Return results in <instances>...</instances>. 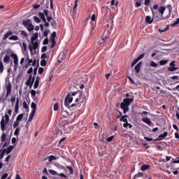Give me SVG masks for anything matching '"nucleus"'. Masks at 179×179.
<instances>
[{"instance_id":"obj_44","label":"nucleus","mask_w":179,"mask_h":179,"mask_svg":"<svg viewBox=\"0 0 179 179\" xmlns=\"http://www.w3.org/2000/svg\"><path fill=\"white\" fill-rule=\"evenodd\" d=\"M22 104L24 108H25L26 110H29V105L27 104V102H26V101H24Z\"/></svg>"},{"instance_id":"obj_50","label":"nucleus","mask_w":179,"mask_h":179,"mask_svg":"<svg viewBox=\"0 0 179 179\" xmlns=\"http://www.w3.org/2000/svg\"><path fill=\"white\" fill-rule=\"evenodd\" d=\"M138 62H139V60H138L137 59H136L135 60H134L131 63V66H135V65H136V64H138Z\"/></svg>"},{"instance_id":"obj_13","label":"nucleus","mask_w":179,"mask_h":179,"mask_svg":"<svg viewBox=\"0 0 179 179\" xmlns=\"http://www.w3.org/2000/svg\"><path fill=\"white\" fill-rule=\"evenodd\" d=\"M141 68H142V62H138V64L134 67L136 73H139V72H141Z\"/></svg>"},{"instance_id":"obj_55","label":"nucleus","mask_w":179,"mask_h":179,"mask_svg":"<svg viewBox=\"0 0 179 179\" xmlns=\"http://www.w3.org/2000/svg\"><path fill=\"white\" fill-rule=\"evenodd\" d=\"M48 38H45L43 42V45H47V44H48Z\"/></svg>"},{"instance_id":"obj_41","label":"nucleus","mask_w":179,"mask_h":179,"mask_svg":"<svg viewBox=\"0 0 179 179\" xmlns=\"http://www.w3.org/2000/svg\"><path fill=\"white\" fill-rule=\"evenodd\" d=\"M159 64H157V63L152 61L150 62V66H152V68H156L157 66H158Z\"/></svg>"},{"instance_id":"obj_56","label":"nucleus","mask_w":179,"mask_h":179,"mask_svg":"<svg viewBox=\"0 0 179 179\" xmlns=\"http://www.w3.org/2000/svg\"><path fill=\"white\" fill-rule=\"evenodd\" d=\"M145 57V54H141L139 55V57L137 58L138 61H141V59H143V58Z\"/></svg>"},{"instance_id":"obj_60","label":"nucleus","mask_w":179,"mask_h":179,"mask_svg":"<svg viewBox=\"0 0 179 179\" xmlns=\"http://www.w3.org/2000/svg\"><path fill=\"white\" fill-rule=\"evenodd\" d=\"M43 72H44V68L40 67L38 69V73H40V75H41L43 73Z\"/></svg>"},{"instance_id":"obj_59","label":"nucleus","mask_w":179,"mask_h":179,"mask_svg":"<svg viewBox=\"0 0 179 179\" xmlns=\"http://www.w3.org/2000/svg\"><path fill=\"white\" fill-rule=\"evenodd\" d=\"M36 90H32L31 91V97H34V96H36Z\"/></svg>"},{"instance_id":"obj_53","label":"nucleus","mask_w":179,"mask_h":179,"mask_svg":"<svg viewBox=\"0 0 179 179\" xmlns=\"http://www.w3.org/2000/svg\"><path fill=\"white\" fill-rule=\"evenodd\" d=\"M40 85V83L35 81V83L34 85V89H37Z\"/></svg>"},{"instance_id":"obj_20","label":"nucleus","mask_w":179,"mask_h":179,"mask_svg":"<svg viewBox=\"0 0 179 179\" xmlns=\"http://www.w3.org/2000/svg\"><path fill=\"white\" fill-rule=\"evenodd\" d=\"M8 40H10L11 41H17L19 40V36L16 35L11 36L8 38Z\"/></svg>"},{"instance_id":"obj_34","label":"nucleus","mask_w":179,"mask_h":179,"mask_svg":"<svg viewBox=\"0 0 179 179\" xmlns=\"http://www.w3.org/2000/svg\"><path fill=\"white\" fill-rule=\"evenodd\" d=\"M34 21L36 23H41V20H40V18L37 16H34Z\"/></svg>"},{"instance_id":"obj_6","label":"nucleus","mask_w":179,"mask_h":179,"mask_svg":"<svg viewBox=\"0 0 179 179\" xmlns=\"http://www.w3.org/2000/svg\"><path fill=\"white\" fill-rule=\"evenodd\" d=\"M48 171L50 174H52V176H59V177H63L64 178H66L67 177L66 175H65V173H58V172L52 169H49Z\"/></svg>"},{"instance_id":"obj_9","label":"nucleus","mask_w":179,"mask_h":179,"mask_svg":"<svg viewBox=\"0 0 179 179\" xmlns=\"http://www.w3.org/2000/svg\"><path fill=\"white\" fill-rule=\"evenodd\" d=\"M168 71H170V72H174V71H178V67H176V62H171L170 63V67L168 68Z\"/></svg>"},{"instance_id":"obj_28","label":"nucleus","mask_w":179,"mask_h":179,"mask_svg":"<svg viewBox=\"0 0 179 179\" xmlns=\"http://www.w3.org/2000/svg\"><path fill=\"white\" fill-rule=\"evenodd\" d=\"M13 148H15V146H13V145H10V146L8 148L7 150H6V154H7V155H9V153H10V152H12V150H13Z\"/></svg>"},{"instance_id":"obj_10","label":"nucleus","mask_w":179,"mask_h":179,"mask_svg":"<svg viewBox=\"0 0 179 179\" xmlns=\"http://www.w3.org/2000/svg\"><path fill=\"white\" fill-rule=\"evenodd\" d=\"M169 135V133L167 131H164V134H160L157 138L154 140V142H156L157 141H163V139H166V137Z\"/></svg>"},{"instance_id":"obj_26","label":"nucleus","mask_w":179,"mask_h":179,"mask_svg":"<svg viewBox=\"0 0 179 179\" xmlns=\"http://www.w3.org/2000/svg\"><path fill=\"white\" fill-rule=\"evenodd\" d=\"M127 118H128V115H123V116H122V117H120V121H122V122H127V121H128V120H127Z\"/></svg>"},{"instance_id":"obj_30","label":"nucleus","mask_w":179,"mask_h":179,"mask_svg":"<svg viewBox=\"0 0 179 179\" xmlns=\"http://www.w3.org/2000/svg\"><path fill=\"white\" fill-rule=\"evenodd\" d=\"M34 80H36V76H34L31 83H29V85H26L29 86L30 89H31V87H33V85L34 84Z\"/></svg>"},{"instance_id":"obj_2","label":"nucleus","mask_w":179,"mask_h":179,"mask_svg":"<svg viewBox=\"0 0 179 179\" xmlns=\"http://www.w3.org/2000/svg\"><path fill=\"white\" fill-rule=\"evenodd\" d=\"M152 18L155 22H160V20H164V16L161 15L159 12L157 11H153L152 10Z\"/></svg>"},{"instance_id":"obj_63","label":"nucleus","mask_w":179,"mask_h":179,"mask_svg":"<svg viewBox=\"0 0 179 179\" xmlns=\"http://www.w3.org/2000/svg\"><path fill=\"white\" fill-rule=\"evenodd\" d=\"M27 73L29 75H31V73H33V67L29 68V69L27 71Z\"/></svg>"},{"instance_id":"obj_4","label":"nucleus","mask_w":179,"mask_h":179,"mask_svg":"<svg viewBox=\"0 0 179 179\" xmlns=\"http://www.w3.org/2000/svg\"><path fill=\"white\" fill-rule=\"evenodd\" d=\"M6 89L7 90L6 97L8 98L9 97L10 93H12V83H10V81H8V83H6Z\"/></svg>"},{"instance_id":"obj_45","label":"nucleus","mask_w":179,"mask_h":179,"mask_svg":"<svg viewBox=\"0 0 179 179\" xmlns=\"http://www.w3.org/2000/svg\"><path fill=\"white\" fill-rule=\"evenodd\" d=\"M76 8H78V0L75 1V6L73 7V13H75L76 12V10H75L76 9Z\"/></svg>"},{"instance_id":"obj_61","label":"nucleus","mask_w":179,"mask_h":179,"mask_svg":"<svg viewBox=\"0 0 179 179\" xmlns=\"http://www.w3.org/2000/svg\"><path fill=\"white\" fill-rule=\"evenodd\" d=\"M113 139H114V136H112L106 139L107 142H112Z\"/></svg>"},{"instance_id":"obj_19","label":"nucleus","mask_w":179,"mask_h":179,"mask_svg":"<svg viewBox=\"0 0 179 179\" xmlns=\"http://www.w3.org/2000/svg\"><path fill=\"white\" fill-rule=\"evenodd\" d=\"M9 61H10V56H9V55H6L3 58V62L5 64H9Z\"/></svg>"},{"instance_id":"obj_5","label":"nucleus","mask_w":179,"mask_h":179,"mask_svg":"<svg viewBox=\"0 0 179 179\" xmlns=\"http://www.w3.org/2000/svg\"><path fill=\"white\" fill-rule=\"evenodd\" d=\"M31 44H32V46L31 45H29V50L30 51L31 55H33V50H37V48H38V43L33 41Z\"/></svg>"},{"instance_id":"obj_3","label":"nucleus","mask_w":179,"mask_h":179,"mask_svg":"<svg viewBox=\"0 0 179 179\" xmlns=\"http://www.w3.org/2000/svg\"><path fill=\"white\" fill-rule=\"evenodd\" d=\"M10 57L14 60V69L16 71L19 66V57H17V55L15 53L10 54Z\"/></svg>"},{"instance_id":"obj_32","label":"nucleus","mask_w":179,"mask_h":179,"mask_svg":"<svg viewBox=\"0 0 179 179\" xmlns=\"http://www.w3.org/2000/svg\"><path fill=\"white\" fill-rule=\"evenodd\" d=\"M50 41H51V43H52L50 48H54L55 47V44H57V43L55 42V39L51 38V39H50Z\"/></svg>"},{"instance_id":"obj_12","label":"nucleus","mask_w":179,"mask_h":179,"mask_svg":"<svg viewBox=\"0 0 179 179\" xmlns=\"http://www.w3.org/2000/svg\"><path fill=\"white\" fill-rule=\"evenodd\" d=\"M141 121H143V122H145V124H147V125L152 127V121L149 117L141 118Z\"/></svg>"},{"instance_id":"obj_48","label":"nucleus","mask_w":179,"mask_h":179,"mask_svg":"<svg viewBox=\"0 0 179 179\" xmlns=\"http://www.w3.org/2000/svg\"><path fill=\"white\" fill-rule=\"evenodd\" d=\"M58 108H59L58 103H55L54 108H53L54 111H58Z\"/></svg>"},{"instance_id":"obj_58","label":"nucleus","mask_w":179,"mask_h":179,"mask_svg":"<svg viewBox=\"0 0 179 179\" xmlns=\"http://www.w3.org/2000/svg\"><path fill=\"white\" fill-rule=\"evenodd\" d=\"M65 141H66V137H64L62 138H61V140L59 141L58 145H61L62 142H65Z\"/></svg>"},{"instance_id":"obj_57","label":"nucleus","mask_w":179,"mask_h":179,"mask_svg":"<svg viewBox=\"0 0 179 179\" xmlns=\"http://www.w3.org/2000/svg\"><path fill=\"white\" fill-rule=\"evenodd\" d=\"M4 117H5V120H6L4 121L9 122V115H8V113H6Z\"/></svg>"},{"instance_id":"obj_49","label":"nucleus","mask_w":179,"mask_h":179,"mask_svg":"<svg viewBox=\"0 0 179 179\" xmlns=\"http://www.w3.org/2000/svg\"><path fill=\"white\" fill-rule=\"evenodd\" d=\"M19 104H20V103H19V98H17L16 103H15V109H19Z\"/></svg>"},{"instance_id":"obj_62","label":"nucleus","mask_w":179,"mask_h":179,"mask_svg":"<svg viewBox=\"0 0 179 179\" xmlns=\"http://www.w3.org/2000/svg\"><path fill=\"white\" fill-rule=\"evenodd\" d=\"M15 101H16V97L15 96H12L10 98V102L12 103V104H13V103H15Z\"/></svg>"},{"instance_id":"obj_18","label":"nucleus","mask_w":179,"mask_h":179,"mask_svg":"<svg viewBox=\"0 0 179 179\" xmlns=\"http://www.w3.org/2000/svg\"><path fill=\"white\" fill-rule=\"evenodd\" d=\"M145 22H146V23H148L149 24H151V23L153 22V19H152V17H150V16L147 15L145 17Z\"/></svg>"},{"instance_id":"obj_14","label":"nucleus","mask_w":179,"mask_h":179,"mask_svg":"<svg viewBox=\"0 0 179 179\" xmlns=\"http://www.w3.org/2000/svg\"><path fill=\"white\" fill-rule=\"evenodd\" d=\"M31 24V20L30 19L22 21V24L24 26V27H28V26H30Z\"/></svg>"},{"instance_id":"obj_42","label":"nucleus","mask_w":179,"mask_h":179,"mask_svg":"<svg viewBox=\"0 0 179 179\" xmlns=\"http://www.w3.org/2000/svg\"><path fill=\"white\" fill-rule=\"evenodd\" d=\"M51 26H52V27H55V29H57V21L53 20L50 22Z\"/></svg>"},{"instance_id":"obj_15","label":"nucleus","mask_w":179,"mask_h":179,"mask_svg":"<svg viewBox=\"0 0 179 179\" xmlns=\"http://www.w3.org/2000/svg\"><path fill=\"white\" fill-rule=\"evenodd\" d=\"M13 34V31H8L3 37V40H6L9 36Z\"/></svg>"},{"instance_id":"obj_27","label":"nucleus","mask_w":179,"mask_h":179,"mask_svg":"<svg viewBox=\"0 0 179 179\" xmlns=\"http://www.w3.org/2000/svg\"><path fill=\"white\" fill-rule=\"evenodd\" d=\"M24 116V113H21V114L18 115L17 118H16V120L18 121V122L22 121Z\"/></svg>"},{"instance_id":"obj_33","label":"nucleus","mask_w":179,"mask_h":179,"mask_svg":"<svg viewBox=\"0 0 179 179\" xmlns=\"http://www.w3.org/2000/svg\"><path fill=\"white\" fill-rule=\"evenodd\" d=\"M3 73V62H2V60L0 61V73Z\"/></svg>"},{"instance_id":"obj_7","label":"nucleus","mask_w":179,"mask_h":179,"mask_svg":"<svg viewBox=\"0 0 179 179\" xmlns=\"http://www.w3.org/2000/svg\"><path fill=\"white\" fill-rule=\"evenodd\" d=\"M120 108L123 110L124 114H127L129 111V106L124 102L120 103Z\"/></svg>"},{"instance_id":"obj_31","label":"nucleus","mask_w":179,"mask_h":179,"mask_svg":"<svg viewBox=\"0 0 179 179\" xmlns=\"http://www.w3.org/2000/svg\"><path fill=\"white\" fill-rule=\"evenodd\" d=\"M28 31H33L34 30V25L33 24H31L29 26L27 27Z\"/></svg>"},{"instance_id":"obj_43","label":"nucleus","mask_w":179,"mask_h":179,"mask_svg":"<svg viewBox=\"0 0 179 179\" xmlns=\"http://www.w3.org/2000/svg\"><path fill=\"white\" fill-rule=\"evenodd\" d=\"M21 36H24V37H29V34H27L26 31H21Z\"/></svg>"},{"instance_id":"obj_46","label":"nucleus","mask_w":179,"mask_h":179,"mask_svg":"<svg viewBox=\"0 0 179 179\" xmlns=\"http://www.w3.org/2000/svg\"><path fill=\"white\" fill-rule=\"evenodd\" d=\"M66 169L69 170L70 174H73V168H72L71 166H67Z\"/></svg>"},{"instance_id":"obj_51","label":"nucleus","mask_w":179,"mask_h":179,"mask_svg":"<svg viewBox=\"0 0 179 179\" xmlns=\"http://www.w3.org/2000/svg\"><path fill=\"white\" fill-rule=\"evenodd\" d=\"M57 37V32L56 31H53L51 34V38H53L54 40H55V38Z\"/></svg>"},{"instance_id":"obj_25","label":"nucleus","mask_w":179,"mask_h":179,"mask_svg":"<svg viewBox=\"0 0 179 179\" xmlns=\"http://www.w3.org/2000/svg\"><path fill=\"white\" fill-rule=\"evenodd\" d=\"M32 80H33V75L30 74L27 81L25 83V85H30V83H31Z\"/></svg>"},{"instance_id":"obj_16","label":"nucleus","mask_w":179,"mask_h":179,"mask_svg":"<svg viewBox=\"0 0 179 179\" xmlns=\"http://www.w3.org/2000/svg\"><path fill=\"white\" fill-rule=\"evenodd\" d=\"M166 10V7L164 6H160L158 9V11L159 13V14L162 15H164V11Z\"/></svg>"},{"instance_id":"obj_17","label":"nucleus","mask_w":179,"mask_h":179,"mask_svg":"<svg viewBox=\"0 0 179 179\" xmlns=\"http://www.w3.org/2000/svg\"><path fill=\"white\" fill-rule=\"evenodd\" d=\"M38 38V33L36 32L35 34H33L31 38V43H33V41L37 40Z\"/></svg>"},{"instance_id":"obj_11","label":"nucleus","mask_w":179,"mask_h":179,"mask_svg":"<svg viewBox=\"0 0 179 179\" xmlns=\"http://www.w3.org/2000/svg\"><path fill=\"white\" fill-rule=\"evenodd\" d=\"M132 101H134V98H124L123 99V103H124L125 104H127L129 107L131 105V103H132Z\"/></svg>"},{"instance_id":"obj_52","label":"nucleus","mask_w":179,"mask_h":179,"mask_svg":"<svg viewBox=\"0 0 179 179\" xmlns=\"http://www.w3.org/2000/svg\"><path fill=\"white\" fill-rule=\"evenodd\" d=\"M151 1L152 0H145L144 5H145V6H149V5H150Z\"/></svg>"},{"instance_id":"obj_21","label":"nucleus","mask_w":179,"mask_h":179,"mask_svg":"<svg viewBox=\"0 0 179 179\" xmlns=\"http://www.w3.org/2000/svg\"><path fill=\"white\" fill-rule=\"evenodd\" d=\"M150 169V165L144 164L141 166V171H145V170H149Z\"/></svg>"},{"instance_id":"obj_40","label":"nucleus","mask_w":179,"mask_h":179,"mask_svg":"<svg viewBox=\"0 0 179 179\" xmlns=\"http://www.w3.org/2000/svg\"><path fill=\"white\" fill-rule=\"evenodd\" d=\"M6 141V133H3L1 136V142Z\"/></svg>"},{"instance_id":"obj_35","label":"nucleus","mask_w":179,"mask_h":179,"mask_svg":"<svg viewBox=\"0 0 179 179\" xmlns=\"http://www.w3.org/2000/svg\"><path fill=\"white\" fill-rule=\"evenodd\" d=\"M171 79L172 80L171 82H175V80H179V76H173L171 77Z\"/></svg>"},{"instance_id":"obj_24","label":"nucleus","mask_w":179,"mask_h":179,"mask_svg":"<svg viewBox=\"0 0 179 179\" xmlns=\"http://www.w3.org/2000/svg\"><path fill=\"white\" fill-rule=\"evenodd\" d=\"M172 164H179V157H176V159H172ZM177 170H179V167L177 168Z\"/></svg>"},{"instance_id":"obj_64","label":"nucleus","mask_w":179,"mask_h":179,"mask_svg":"<svg viewBox=\"0 0 179 179\" xmlns=\"http://www.w3.org/2000/svg\"><path fill=\"white\" fill-rule=\"evenodd\" d=\"M8 178V173H4L1 179H6Z\"/></svg>"},{"instance_id":"obj_8","label":"nucleus","mask_w":179,"mask_h":179,"mask_svg":"<svg viewBox=\"0 0 179 179\" xmlns=\"http://www.w3.org/2000/svg\"><path fill=\"white\" fill-rule=\"evenodd\" d=\"M8 122L6 121L4 117L3 116L0 122L1 130L5 131L6 129V125H8Z\"/></svg>"},{"instance_id":"obj_22","label":"nucleus","mask_w":179,"mask_h":179,"mask_svg":"<svg viewBox=\"0 0 179 179\" xmlns=\"http://www.w3.org/2000/svg\"><path fill=\"white\" fill-rule=\"evenodd\" d=\"M38 16H39V17L41 19V20H43V22L44 23H45V20H47L45 19V15H44V13H38Z\"/></svg>"},{"instance_id":"obj_39","label":"nucleus","mask_w":179,"mask_h":179,"mask_svg":"<svg viewBox=\"0 0 179 179\" xmlns=\"http://www.w3.org/2000/svg\"><path fill=\"white\" fill-rule=\"evenodd\" d=\"M20 124V123L19 122L18 120H15L13 125V128H17V127H19Z\"/></svg>"},{"instance_id":"obj_1","label":"nucleus","mask_w":179,"mask_h":179,"mask_svg":"<svg viewBox=\"0 0 179 179\" xmlns=\"http://www.w3.org/2000/svg\"><path fill=\"white\" fill-rule=\"evenodd\" d=\"M76 94H78V98H76V103H72L71 105H69L72 101H73V97L76 96ZM83 100H85V95H83V92L80 90H78L73 92H69L64 99V106L66 107H68V108H70L71 110H75V108H78V107H80L79 105L80 103H83Z\"/></svg>"},{"instance_id":"obj_54","label":"nucleus","mask_w":179,"mask_h":179,"mask_svg":"<svg viewBox=\"0 0 179 179\" xmlns=\"http://www.w3.org/2000/svg\"><path fill=\"white\" fill-rule=\"evenodd\" d=\"M168 61L167 60H161L159 62L160 65H166L167 64Z\"/></svg>"},{"instance_id":"obj_36","label":"nucleus","mask_w":179,"mask_h":179,"mask_svg":"<svg viewBox=\"0 0 179 179\" xmlns=\"http://www.w3.org/2000/svg\"><path fill=\"white\" fill-rule=\"evenodd\" d=\"M6 152V149L4 148L0 154V159H3V156H5V153Z\"/></svg>"},{"instance_id":"obj_47","label":"nucleus","mask_w":179,"mask_h":179,"mask_svg":"<svg viewBox=\"0 0 179 179\" xmlns=\"http://www.w3.org/2000/svg\"><path fill=\"white\" fill-rule=\"evenodd\" d=\"M179 24V18H177L176 22L173 24H171V27H174V26Z\"/></svg>"},{"instance_id":"obj_37","label":"nucleus","mask_w":179,"mask_h":179,"mask_svg":"<svg viewBox=\"0 0 179 179\" xmlns=\"http://www.w3.org/2000/svg\"><path fill=\"white\" fill-rule=\"evenodd\" d=\"M41 66H47V61L45 59H43L41 61Z\"/></svg>"},{"instance_id":"obj_38","label":"nucleus","mask_w":179,"mask_h":179,"mask_svg":"<svg viewBox=\"0 0 179 179\" xmlns=\"http://www.w3.org/2000/svg\"><path fill=\"white\" fill-rule=\"evenodd\" d=\"M31 107L32 110H37V104L34 102H31Z\"/></svg>"},{"instance_id":"obj_23","label":"nucleus","mask_w":179,"mask_h":179,"mask_svg":"<svg viewBox=\"0 0 179 179\" xmlns=\"http://www.w3.org/2000/svg\"><path fill=\"white\" fill-rule=\"evenodd\" d=\"M54 160H57V157L54 155H50L48 157V162L51 163V162H54Z\"/></svg>"},{"instance_id":"obj_29","label":"nucleus","mask_w":179,"mask_h":179,"mask_svg":"<svg viewBox=\"0 0 179 179\" xmlns=\"http://www.w3.org/2000/svg\"><path fill=\"white\" fill-rule=\"evenodd\" d=\"M19 134H20V128L17 127L15 130L14 135L15 136H19Z\"/></svg>"}]
</instances>
